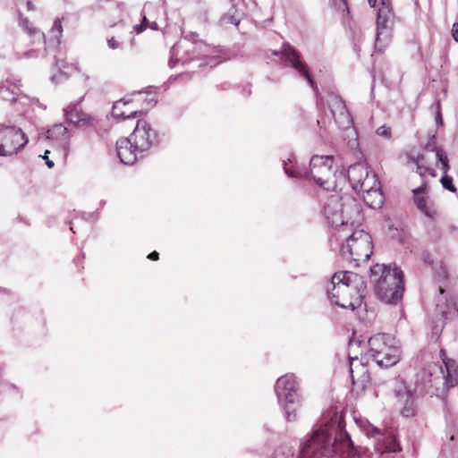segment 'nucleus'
Listing matches in <instances>:
<instances>
[{"label": "nucleus", "mask_w": 458, "mask_h": 458, "mask_svg": "<svg viewBox=\"0 0 458 458\" xmlns=\"http://www.w3.org/2000/svg\"><path fill=\"white\" fill-rule=\"evenodd\" d=\"M335 456L356 458L353 446L341 416L335 411L324 415L321 425L310 439L301 445L299 458H333Z\"/></svg>", "instance_id": "nucleus-1"}, {"label": "nucleus", "mask_w": 458, "mask_h": 458, "mask_svg": "<svg viewBox=\"0 0 458 458\" xmlns=\"http://www.w3.org/2000/svg\"><path fill=\"white\" fill-rule=\"evenodd\" d=\"M366 283L356 273L339 271L331 279V288L327 289L330 301L343 309L354 310L361 304Z\"/></svg>", "instance_id": "nucleus-2"}, {"label": "nucleus", "mask_w": 458, "mask_h": 458, "mask_svg": "<svg viewBox=\"0 0 458 458\" xmlns=\"http://www.w3.org/2000/svg\"><path fill=\"white\" fill-rule=\"evenodd\" d=\"M375 292L379 300L386 303H396L403 293V274L395 265L376 264L370 268Z\"/></svg>", "instance_id": "nucleus-3"}, {"label": "nucleus", "mask_w": 458, "mask_h": 458, "mask_svg": "<svg viewBox=\"0 0 458 458\" xmlns=\"http://www.w3.org/2000/svg\"><path fill=\"white\" fill-rule=\"evenodd\" d=\"M332 156H314L310 162V171L291 170L284 162V170L289 177H311L320 187L329 191L336 187V172L333 169Z\"/></svg>", "instance_id": "nucleus-4"}, {"label": "nucleus", "mask_w": 458, "mask_h": 458, "mask_svg": "<svg viewBox=\"0 0 458 458\" xmlns=\"http://www.w3.org/2000/svg\"><path fill=\"white\" fill-rule=\"evenodd\" d=\"M344 235L338 234L339 238L345 239L340 250L342 257L354 262L355 266L367 261L372 254L371 236L363 229H354V226L352 231H345Z\"/></svg>", "instance_id": "nucleus-5"}, {"label": "nucleus", "mask_w": 458, "mask_h": 458, "mask_svg": "<svg viewBox=\"0 0 458 458\" xmlns=\"http://www.w3.org/2000/svg\"><path fill=\"white\" fill-rule=\"evenodd\" d=\"M275 391L287 421L296 420L297 411L301 405L296 377L293 374L282 376L276 383Z\"/></svg>", "instance_id": "nucleus-6"}, {"label": "nucleus", "mask_w": 458, "mask_h": 458, "mask_svg": "<svg viewBox=\"0 0 458 458\" xmlns=\"http://www.w3.org/2000/svg\"><path fill=\"white\" fill-rule=\"evenodd\" d=\"M369 354L380 367L388 368L400 360L398 341L389 334H377L369 341Z\"/></svg>", "instance_id": "nucleus-7"}, {"label": "nucleus", "mask_w": 458, "mask_h": 458, "mask_svg": "<svg viewBox=\"0 0 458 458\" xmlns=\"http://www.w3.org/2000/svg\"><path fill=\"white\" fill-rule=\"evenodd\" d=\"M28 143V138L16 126L0 124V156L11 157L17 154Z\"/></svg>", "instance_id": "nucleus-8"}, {"label": "nucleus", "mask_w": 458, "mask_h": 458, "mask_svg": "<svg viewBox=\"0 0 458 458\" xmlns=\"http://www.w3.org/2000/svg\"><path fill=\"white\" fill-rule=\"evenodd\" d=\"M443 154L445 157H447L445 152L437 148L436 144V137L432 136L429 141L426 144L424 148L423 153L414 157V156H408V161L410 163H412L416 165L417 169L416 172L420 175L424 176L426 174H428L432 177L437 176V172L435 169L430 167L428 165V160L430 157H433L436 161L437 165H440V162L437 157V154Z\"/></svg>", "instance_id": "nucleus-9"}, {"label": "nucleus", "mask_w": 458, "mask_h": 458, "mask_svg": "<svg viewBox=\"0 0 458 458\" xmlns=\"http://www.w3.org/2000/svg\"><path fill=\"white\" fill-rule=\"evenodd\" d=\"M344 206L338 195L330 196L324 206L326 219L331 226L337 229V233L340 236H344V232L352 231L353 227V222L349 223L348 220L344 219Z\"/></svg>", "instance_id": "nucleus-10"}, {"label": "nucleus", "mask_w": 458, "mask_h": 458, "mask_svg": "<svg viewBox=\"0 0 458 458\" xmlns=\"http://www.w3.org/2000/svg\"><path fill=\"white\" fill-rule=\"evenodd\" d=\"M394 394L400 407V413L405 418H411L417 414L418 404L414 391L411 390L404 381L396 379L394 385Z\"/></svg>", "instance_id": "nucleus-11"}, {"label": "nucleus", "mask_w": 458, "mask_h": 458, "mask_svg": "<svg viewBox=\"0 0 458 458\" xmlns=\"http://www.w3.org/2000/svg\"><path fill=\"white\" fill-rule=\"evenodd\" d=\"M394 13L389 4L382 2L377 17V37L375 47L382 51L390 40V26L393 22Z\"/></svg>", "instance_id": "nucleus-12"}, {"label": "nucleus", "mask_w": 458, "mask_h": 458, "mask_svg": "<svg viewBox=\"0 0 458 458\" xmlns=\"http://www.w3.org/2000/svg\"><path fill=\"white\" fill-rule=\"evenodd\" d=\"M281 59L284 65L293 67L301 76H303L312 89L317 92L318 86L310 75L307 64L301 60V54L293 47L284 44L281 50Z\"/></svg>", "instance_id": "nucleus-13"}, {"label": "nucleus", "mask_w": 458, "mask_h": 458, "mask_svg": "<svg viewBox=\"0 0 458 458\" xmlns=\"http://www.w3.org/2000/svg\"><path fill=\"white\" fill-rule=\"evenodd\" d=\"M377 179V175L370 173L364 163H356L348 168V180L358 193L364 189H371Z\"/></svg>", "instance_id": "nucleus-14"}, {"label": "nucleus", "mask_w": 458, "mask_h": 458, "mask_svg": "<svg viewBox=\"0 0 458 458\" xmlns=\"http://www.w3.org/2000/svg\"><path fill=\"white\" fill-rule=\"evenodd\" d=\"M329 108L335 123L342 130H344L349 136H355L352 118L346 108L344 100L335 95H332L328 100Z\"/></svg>", "instance_id": "nucleus-15"}, {"label": "nucleus", "mask_w": 458, "mask_h": 458, "mask_svg": "<svg viewBox=\"0 0 458 458\" xmlns=\"http://www.w3.org/2000/svg\"><path fill=\"white\" fill-rule=\"evenodd\" d=\"M129 139L132 141L136 149L145 152L157 141V133L147 121L139 120Z\"/></svg>", "instance_id": "nucleus-16"}, {"label": "nucleus", "mask_w": 458, "mask_h": 458, "mask_svg": "<svg viewBox=\"0 0 458 458\" xmlns=\"http://www.w3.org/2000/svg\"><path fill=\"white\" fill-rule=\"evenodd\" d=\"M436 314L445 320L458 318V299L453 294L445 293L442 285L438 286V294L436 297Z\"/></svg>", "instance_id": "nucleus-17"}, {"label": "nucleus", "mask_w": 458, "mask_h": 458, "mask_svg": "<svg viewBox=\"0 0 458 458\" xmlns=\"http://www.w3.org/2000/svg\"><path fill=\"white\" fill-rule=\"evenodd\" d=\"M82 99L83 97H81L76 103H70L64 109V115L66 122L73 124L75 127H92L95 123V118L78 108V106L82 101Z\"/></svg>", "instance_id": "nucleus-18"}, {"label": "nucleus", "mask_w": 458, "mask_h": 458, "mask_svg": "<svg viewBox=\"0 0 458 458\" xmlns=\"http://www.w3.org/2000/svg\"><path fill=\"white\" fill-rule=\"evenodd\" d=\"M414 202L418 209L431 220L439 216V211L436 203L426 195V187L420 186L412 191Z\"/></svg>", "instance_id": "nucleus-19"}, {"label": "nucleus", "mask_w": 458, "mask_h": 458, "mask_svg": "<svg viewBox=\"0 0 458 458\" xmlns=\"http://www.w3.org/2000/svg\"><path fill=\"white\" fill-rule=\"evenodd\" d=\"M133 145L134 144L129 138L121 139L116 142L117 156L120 158V161L124 165H133L139 158L140 155L141 156L143 153L140 151V149H136Z\"/></svg>", "instance_id": "nucleus-20"}, {"label": "nucleus", "mask_w": 458, "mask_h": 458, "mask_svg": "<svg viewBox=\"0 0 458 458\" xmlns=\"http://www.w3.org/2000/svg\"><path fill=\"white\" fill-rule=\"evenodd\" d=\"M441 356L445 365V369L441 368L443 384L445 388L449 389L458 384V364L454 360L445 358L443 350H441Z\"/></svg>", "instance_id": "nucleus-21"}, {"label": "nucleus", "mask_w": 458, "mask_h": 458, "mask_svg": "<svg viewBox=\"0 0 458 458\" xmlns=\"http://www.w3.org/2000/svg\"><path fill=\"white\" fill-rule=\"evenodd\" d=\"M21 81L13 76H9L0 83V97L9 102H15L21 92Z\"/></svg>", "instance_id": "nucleus-22"}, {"label": "nucleus", "mask_w": 458, "mask_h": 458, "mask_svg": "<svg viewBox=\"0 0 458 458\" xmlns=\"http://www.w3.org/2000/svg\"><path fill=\"white\" fill-rule=\"evenodd\" d=\"M349 361L352 384L365 388L369 378L366 367L359 360L358 357L350 356Z\"/></svg>", "instance_id": "nucleus-23"}, {"label": "nucleus", "mask_w": 458, "mask_h": 458, "mask_svg": "<svg viewBox=\"0 0 458 458\" xmlns=\"http://www.w3.org/2000/svg\"><path fill=\"white\" fill-rule=\"evenodd\" d=\"M362 193L364 202L371 208H379L384 203V196L380 188V182L377 179L371 189H364Z\"/></svg>", "instance_id": "nucleus-24"}, {"label": "nucleus", "mask_w": 458, "mask_h": 458, "mask_svg": "<svg viewBox=\"0 0 458 458\" xmlns=\"http://www.w3.org/2000/svg\"><path fill=\"white\" fill-rule=\"evenodd\" d=\"M375 451L377 458H399L396 453L401 451V447L395 438H391L387 443L376 444Z\"/></svg>", "instance_id": "nucleus-25"}, {"label": "nucleus", "mask_w": 458, "mask_h": 458, "mask_svg": "<svg viewBox=\"0 0 458 458\" xmlns=\"http://www.w3.org/2000/svg\"><path fill=\"white\" fill-rule=\"evenodd\" d=\"M130 104V101H125L123 99H120L116 101L112 109V114L116 118H131L136 117L138 114H141V111L137 110H129L127 106Z\"/></svg>", "instance_id": "nucleus-26"}, {"label": "nucleus", "mask_w": 458, "mask_h": 458, "mask_svg": "<svg viewBox=\"0 0 458 458\" xmlns=\"http://www.w3.org/2000/svg\"><path fill=\"white\" fill-rule=\"evenodd\" d=\"M437 156L438 160L440 162L439 165H441V169H442V173H443V175H442L441 180H440L443 187L445 189L452 191V192H455L456 191V188L453 184V179H452V177L448 176V174H447L448 170L450 168L449 161H448L447 157H445L441 153L437 154Z\"/></svg>", "instance_id": "nucleus-27"}, {"label": "nucleus", "mask_w": 458, "mask_h": 458, "mask_svg": "<svg viewBox=\"0 0 458 458\" xmlns=\"http://www.w3.org/2000/svg\"><path fill=\"white\" fill-rule=\"evenodd\" d=\"M47 133L48 138L61 140L64 145H67L71 138V134L67 128L61 123L54 125L53 128L47 131Z\"/></svg>", "instance_id": "nucleus-28"}, {"label": "nucleus", "mask_w": 458, "mask_h": 458, "mask_svg": "<svg viewBox=\"0 0 458 458\" xmlns=\"http://www.w3.org/2000/svg\"><path fill=\"white\" fill-rule=\"evenodd\" d=\"M433 276L434 280L440 284V285L448 280V270L443 260H437V262L433 267Z\"/></svg>", "instance_id": "nucleus-29"}, {"label": "nucleus", "mask_w": 458, "mask_h": 458, "mask_svg": "<svg viewBox=\"0 0 458 458\" xmlns=\"http://www.w3.org/2000/svg\"><path fill=\"white\" fill-rule=\"evenodd\" d=\"M51 40L54 41L55 45L58 46L61 43V37L63 33V27L60 19H55L53 26L49 31Z\"/></svg>", "instance_id": "nucleus-30"}, {"label": "nucleus", "mask_w": 458, "mask_h": 458, "mask_svg": "<svg viewBox=\"0 0 458 458\" xmlns=\"http://www.w3.org/2000/svg\"><path fill=\"white\" fill-rule=\"evenodd\" d=\"M367 435L369 437H373L377 441H378L377 444L387 443L388 440L392 438L390 437H386L385 434L379 428H377L372 425H369L367 428Z\"/></svg>", "instance_id": "nucleus-31"}, {"label": "nucleus", "mask_w": 458, "mask_h": 458, "mask_svg": "<svg viewBox=\"0 0 458 458\" xmlns=\"http://www.w3.org/2000/svg\"><path fill=\"white\" fill-rule=\"evenodd\" d=\"M21 26L29 33L30 36L38 35L41 38H45L43 33H41L37 28L33 27L27 18H21Z\"/></svg>", "instance_id": "nucleus-32"}, {"label": "nucleus", "mask_w": 458, "mask_h": 458, "mask_svg": "<svg viewBox=\"0 0 458 458\" xmlns=\"http://www.w3.org/2000/svg\"><path fill=\"white\" fill-rule=\"evenodd\" d=\"M293 451L288 446H280L275 451L273 458H293Z\"/></svg>", "instance_id": "nucleus-33"}, {"label": "nucleus", "mask_w": 458, "mask_h": 458, "mask_svg": "<svg viewBox=\"0 0 458 458\" xmlns=\"http://www.w3.org/2000/svg\"><path fill=\"white\" fill-rule=\"evenodd\" d=\"M232 11H233V8L230 9L229 13L225 14L222 17V21L225 23L238 25L240 22V20L238 18H236L233 13H231Z\"/></svg>", "instance_id": "nucleus-34"}, {"label": "nucleus", "mask_w": 458, "mask_h": 458, "mask_svg": "<svg viewBox=\"0 0 458 458\" xmlns=\"http://www.w3.org/2000/svg\"><path fill=\"white\" fill-rule=\"evenodd\" d=\"M377 134L385 138H390L391 129L386 125L380 126L377 130Z\"/></svg>", "instance_id": "nucleus-35"}, {"label": "nucleus", "mask_w": 458, "mask_h": 458, "mask_svg": "<svg viewBox=\"0 0 458 458\" xmlns=\"http://www.w3.org/2000/svg\"><path fill=\"white\" fill-rule=\"evenodd\" d=\"M422 260H423L425 263H427V264H428V265H431V266H432V267H433L435 266V264L437 262V261H435V260H434V259H433L432 255H431L429 252H428V251H424V252L422 253Z\"/></svg>", "instance_id": "nucleus-36"}, {"label": "nucleus", "mask_w": 458, "mask_h": 458, "mask_svg": "<svg viewBox=\"0 0 458 458\" xmlns=\"http://www.w3.org/2000/svg\"><path fill=\"white\" fill-rule=\"evenodd\" d=\"M107 45L111 49H116L120 47L119 42L116 41L114 38L107 39Z\"/></svg>", "instance_id": "nucleus-37"}, {"label": "nucleus", "mask_w": 458, "mask_h": 458, "mask_svg": "<svg viewBox=\"0 0 458 458\" xmlns=\"http://www.w3.org/2000/svg\"><path fill=\"white\" fill-rule=\"evenodd\" d=\"M452 35L454 39L458 42V22H454L452 27Z\"/></svg>", "instance_id": "nucleus-38"}, {"label": "nucleus", "mask_w": 458, "mask_h": 458, "mask_svg": "<svg viewBox=\"0 0 458 458\" xmlns=\"http://www.w3.org/2000/svg\"><path fill=\"white\" fill-rule=\"evenodd\" d=\"M48 154H49V151L48 150H46L45 151V154L43 156V158L46 160V165L49 167V168H52L54 167L55 164L52 160H50L48 158Z\"/></svg>", "instance_id": "nucleus-39"}, {"label": "nucleus", "mask_w": 458, "mask_h": 458, "mask_svg": "<svg viewBox=\"0 0 458 458\" xmlns=\"http://www.w3.org/2000/svg\"><path fill=\"white\" fill-rule=\"evenodd\" d=\"M345 209H353L355 211V213L357 214V216H360L359 208H358V207L355 204H353L352 206L345 207Z\"/></svg>", "instance_id": "nucleus-40"}, {"label": "nucleus", "mask_w": 458, "mask_h": 458, "mask_svg": "<svg viewBox=\"0 0 458 458\" xmlns=\"http://www.w3.org/2000/svg\"><path fill=\"white\" fill-rule=\"evenodd\" d=\"M148 258L152 260H157L158 259V253L157 251L151 252Z\"/></svg>", "instance_id": "nucleus-41"}, {"label": "nucleus", "mask_w": 458, "mask_h": 458, "mask_svg": "<svg viewBox=\"0 0 458 458\" xmlns=\"http://www.w3.org/2000/svg\"><path fill=\"white\" fill-rule=\"evenodd\" d=\"M27 9L29 11H33L35 9L34 4L31 1H27Z\"/></svg>", "instance_id": "nucleus-42"}, {"label": "nucleus", "mask_w": 458, "mask_h": 458, "mask_svg": "<svg viewBox=\"0 0 458 458\" xmlns=\"http://www.w3.org/2000/svg\"><path fill=\"white\" fill-rule=\"evenodd\" d=\"M135 30H137L138 33H140L145 30V28L143 27V25L140 24L135 26Z\"/></svg>", "instance_id": "nucleus-43"}, {"label": "nucleus", "mask_w": 458, "mask_h": 458, "mask_svg": "<svg viewBox=\"0 0 458 458\" xmlns=\"http://www.w3.org/2000/svg\"><path fill=\"white\" fill-rule=\"evenodd\" d=\"M141 25H143V27H144L145 29L148 26V19L146 18V16H143Z\"/></svg>", "instance_id": "nucleus-44"}, {"label": "nucleus", "mask_w": 458, "mask_h": 458, "mask_svg": "<svg viewBox=\"0 0 458 458\" xmlns=\"http://www.w3.org/2000/svg\"><path fill=\"white\" fill-rule=\"evenodd\" d=\"M24 56L26 57H31V56H35V51H29V52H26L24 53Z\"/></svg>", "instance_id": "nucleus-45"}, {"label": "nucleus", "mask_w": 458, "mask_h": 458, "mask_svg": "<svg viewBox=\"0 0 458 458\" xmlns=\"http://www.w3.org/2000/svg\"><path fill=\"white\" fill-rule=\"evenodd\" d=\"M149 27H150L152 30H158V26H157V22H155V21H154V22H152V23H150V24H149Z\"/></svg>", "instance_id": "nucleus-46"}, {"label": "nucleus", "mask_w": 458, "mask_h": 458, "mask_svg": "<svg viewBox=\"0 0 458 458\" xmlns=\"http://www.w3.org/2000/svg\"><path fill=\"white\" fill-rule=\"evenodd\" d=\"M168 64H169L170 68H174V65H175V61H174L173 58H171V59L169 60Z\"/></svg>", "instance_id": "nucleus-47"}, {"label": "nucleus", "mask_w": 458, "mask_h": 458, "mask_svg": "<svg viewBox=\"0 0 458 458\" xmlns=\"http://www.w3.org/2000/svg\"><path fill=\"white\" fill-rule=\"evenodd\" d=\"M156 103H157V100L155 99L154 97H152L151 98L148 99V104H150L151 106H154Z\"/></svg>", "instance_id": "nucleus-48"}, {"label": "nucleus", "mask_w": 458, "mask_h": 458, "mask_svg": "<svg viewBox=\"0 0 458 458\" xmlns=\"http://www.w3.org/2000/svg\"><path fill=\"white\" fill-rule=\"evenodd\" d=\"M370 6L374 7L376 6L377 0H368Z\"/></svg>", "instance_id": "nucleus-49"}, {"label": "nucleus", "mask_w": 458, "mask_h": 458, "mask_svg": "<svg viewBox=\"0 0 458 458\" xmlns=\"http://www.w3.org/2000/svg\"><path fill=\"white\" fill-rule=\"evenodd\" d=\"M147 7H148V4H146L144 5V7H143V11H145V10L147 9Z\"/></svg>", "instance_id": "nucleus-50"}]
</instances>
